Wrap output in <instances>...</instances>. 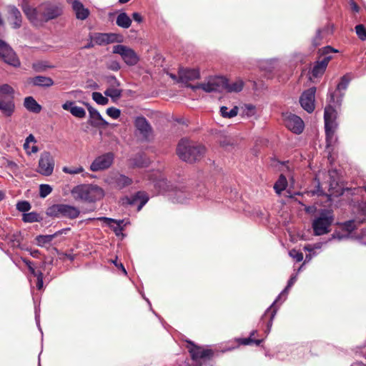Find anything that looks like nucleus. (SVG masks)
Segmentation results:
<instances>
[{"instance_id": "obj_1", "label": "nucleus", "mask_w": 366, "mask_h": 366, "mask_svg": "<svg viewBox=\"0 0 366 366\" xmlns=\"http://www.w3.org/2000/svg\"><path fill=\"white\" fill-rule=\"evenodd\" d=\"M24 11L30 19L39 17L42 21L47 22L62 15L63 5L58 2H44L36 9H25Z\"/></svg>"}, {"instance_id": "obj_2", "label": "nucleus", "mask_w": 366, "mask_h": 366, "mask_svg": "<svg viewBox=\"0 0 366 366\" xmlns=\"http://www.w3.org/2000/svg\"><path fill=\"white\" fill-rule=\"evenodd\" d=\"M204 152V146L188 139H182L177 147V154L179 157L189 163L200 160Z\"/></svg>"}, {"instance_id": "obj_3", "label": "nucleus", "mask_w": 366, "mask_h": 366, "mask_svg": "<svg viewBox=\"0 0 366 366\" xmlns=\"http://www.w3.org/2000/svg\"><path fill=\"white\" fill-rule=\"evenodd\" d=\"M71 194L76 201L89 203L100 200L104 196L102 188L92 184L76 185L72 188Z\"/></svg>"}, {"instance_id": "obj_4", "label": "nucleus", "mask_w": 366, "mask_h": 366, "mask_svg": "<svg viewBox=\"0 0 366 366\" xmlns=\"http://www.w3.org/2000/svg\"><path fill=\"white\" fill-rule=\"evenodd\" d=\"M335 220L333 211L331 209H321L319 215L312 222V229L317 236L328 234L331 231V226Z\"/></svg>"}, {"instance_id": "obj_5", "label": "nucleus", "mask_w": 366, "mask_h": 366, "mask_svg": "<svg viewBox=\"0 0 366 366\" xmlns=\"http://www.w3.org/2000/svg\"><path fill=\"white\" fill-rule=\"evenodd\" d=\"M46 213L51 217L74 219L79 216L80 210L77 207L69 204H56L49 207Z\"/></svg>"}, {"instance_id": "obj_6", "label": "nucleus", "mask_w": 366, "mask_h": 366, "mask_svg": "<svg viewBox=\"0 0 366 366\" xmlns=\"http://www.w3.org/2000/svg\"><path fill=\"white\" fill-rule=\"evenodd\" d=\"M336 112L331 107L327 106L325 109L324 120L325 129V139L327 146H330L333 140L337 124L335 123Z\"/></svg>"}, {"instance_id": "obj_7", "label": "nucleus", "mask_w": 366, "mask_h": 366, "mask_svg": "<svg viewBox=\"0 0 366 366\" xmlns=\"http://www.w3.org/2000/svg\"><path fill=\"white\" fill-rule=\"evenodd\" d=\"M187 342L191 345L188 347V351L196 366H204L202 362L209 360L213 357L214 352L211 349H202L192 341H187Z\"/></svg>"}, {"instance_id": "obj_8", "label": "nucleus", "mask_w": 366, "mask_h": 366, "mask_svg": "<svg viewBox=\"0 0 366 366\" xmlns=\"http://www.w3.org/2000/svg\"><path fill=\"white\" fill-rule=\"evenodd\" d=\"M113 53L119 54L124 62L128 66H134L139 57L134 49L123 44H117L113 46Z\"/></svg>"}, {"instance_id": "obj_9", "label": "nucleus", "mask_w": 366, "mask_h": 366, "mask_svg": "<svg viewBox=\"0 0 366 366\" xmlns=\"http://www.w3.org/2000/svg\"><path fill=\"white\" fill-rule=\"evenodd\" d=\"M0 59L15 68L21 65L20 60L14 49L1 39H0Z\"/></svg>"}, {"instance_id": "obj_10", "label": "nucleus", "mask_w": 366, "mask_h": 366, "mask_svg": "<svg viewBox=\"0 0 366 366\" xmlns=\"http://www.w3.org/2000/svg\"><path fill=\"white\" fill-rule=\"evenodd\" d=\"M224 76H214L210 78L207 83H199L196 85L189 84L188 86L195 91L197 89H202L205 92H221L222 86L225 85Z\"/></svg>"}, {"instance_id": "obj_11", "label": "nucleus", "mask_w": 366, "mask_h": 366, "mask_svg": "<svg viewBox=\"0 0 366 366\" xmlns=\"http://www.w3.org/2000/svg\"><path fill=\"white\" fill-rule=\"evenodd\" d=\"M55 161L49 152H43L39 160L37 172L44 176H50L54 171Z\"/></svg>"}, {"instance_id": "obj_12", "label": "nucleus", "mask_w": 366, "mask_h": 366, "mask_svg": "<svg viewBox=\"0 0 366 366\" xmlns=\"http://www.w3.org/2000/svg\"><path fill=\"white\" fill-rule=\"evenodd\" d=\"M134 127L141 136V140L149 142L153 138V129L144 117H137L134 121Z\"/></svg>"}, {"instance_id": "obj_13", "label": "nucleus", "mask_w": 366, "mask_h": 366, "mask_svg": "<svg viewBox=\"0 0 366 366\" xmlns=\"http://www.w3.org/2000/svg\"><path fill=\"white\" fill-rule=\"evenodd\" d=\"M114 154L113 152H107L94 159L90 165V170L99 172L109 168L113 164Z\"/></svg>"}, {"instance_id": "obj_14", "label": "nucleus", "mask_w": 366, "mask_h": 366, "mask_svg": "<svg viewBox=\"0 0 366 366\" xmlns=\"http://www.w3.org/2000/svg\"><path fill=\"white\" fill-rule=\"evenodd\" d=\"M281 299H276L274 302L266 310L261 317L260 322L262 325L265 324L266 328L264 330V332L267 334H268L271 330L273 320L280 307V305H277V303Z\"/></svg>"}, {"instance_id": "obj_15", "label": "nucleus", "mask_w": 366, "mask_h": 366, "mask_svg": "<svg viewBox=\"0 0 366 366\" xmlns=\"http://www.w3.org/2000/svg\"><path fill=\"white\" fill-rule=\"evenodd\" d=\"M83 104L86 106L89 114V119L88 123L96 128H107L109 123L103 119L100 113L94 108H93L89 103L83 102Z\"/></svg>"}, {"instance_id": "obj_16", "label": "nucleus", "mask_w": 366, "mask_h": 366, "mask_svg": "<svg viewBox=\"0 0 366 366\" xmlns=\"http://www.w3.org/2000/svg\"><path fill=\"white\" fill-rule=\"evenodd\" d=\"M315 87H311L305 91L300 98V103L302 107L308 113H312L315 109Z\"/></svg>"}, {"instance_id": "obj_17", "label": "nucleus", "mask_w": 366, "mask_h": 366, "mask_svg": "<svg viewBox=\"0 0 366 366\" xmlns=\"http://www.w3.org/2000/svg\"><path fill=\"white\" fill-rule=\"evenodd\" d=\"M285 127L295 134H301L304 129V122L302 119L293 114L287 115L284 119Z\"/></svg>"}, {"instance_id": "obj_18", "label": "nucleus", "mask_w": 366, "mask_h": 366, "mask_svg": "<svg viewBox=\"0 0 366 366\" xmlns=\"http://www.w3.org/2000/svg\"><path fill=\"white\" fill-rule=\"evenodd\" d=\"M149 200V196L145 192L139 191L131 197L122 198V204L135 205L138 202L137 211L139 212Z\"/></svg>"}, {"instance_id": "obj_19", "label": "nucleus", "mask_w": 366, "mask_h": 366, "mask_svg": "<svg viewBox=\"0 0 366 366\" xmlns=\"http://www.w3.org/2000/svg\"><path fill=\"white\" fill-rule=\"evenodd\" d=\"M14 96L0 95V110L6 117H11L14 112Z\"/></svg>"}, {"instance_id": "obj_20", "label": "nucleus", "mask_w": 366, "mask_h": 366, "mask_svg": "<svg viewBox=\"0 0 366 366\" xmlns=\"http://www.w3.org/2000/svg\"><path fill=\"white\" fill-rule=\"evenodd\" d=\"M9 21L11 22L12 28L19 29L21 26L22 16L20 11L14 6H8Z\"/></svg>"}, {"instance_id": "obj_21", "label": "nucleus", "mask_w": 366, "mask_h": 366, "mask_svg": "<svg viewBox=\"0 0 366 366\" xmlns=\"http://www.w3.org/2000/svg\"><path fill=\"white\" fill-rule=\"evenodd\" d=\"M26 83L35 86L44 88L50 87L54 84L51 78L44 76H36L34 77H29L27 79Z\"/></svg>"}, {"instance_id": "obj_22", "label": "nucleus", "mask_w": 366, "mask_h": 366, "mask_svg": "<svg viewBox=\"0 0 366 366\" xmlns=\"http://www.w3.org/2000/svg\"><path fill=\"white\" fill-rule=\"evenodd\" d=\"M179 78L180 81L186 83L199 79L200 73L197 69H182L179 71Z\"/></svg>"}, {"instance_id": "obj_23", "label": "nucleus", "mask_w": 366, "mask_h": 366, "mask_svg": "<svg viewBox=\"0 0 366 366\" xmlns=\"http://www.w3.org/2000/svg\"><path fill=\"white\" fill-rule=\"evenodd\" d=\"M62 108L70 113L75 117L83 119L86 117V112L84 108L76 106L75 102L72 101H66L62 104Z\"/></svg>"}, {"instance_id": "obj_24", "label": "nucleus", "mask_w": 366, "mask_h": 366, "mask_svg": "<svg viewBox=\"0 0 366 366\" xmlns=\"http://www.w3.org/2000/svg\"><path fill=\"white\" fill-rule=\"evenodd\" d=\"M338 50L334 49L331 46H326L320 49L318 51V59H320L326 66H327L329 62L332 60V53H337Z\"/></svg>"}, {"instance_id": "obj_25", "label": "nucleus", "mask_w": 366, "mask_h": 366, "mask_svg": "<svg viewBox=\"0 0 366 366\" xmlns=\"http://www.w3.org/2000/svg\"><path fill=\"white\" fill-rule=\"evenodd\" d=\"M72 9L75 13L76 17L80 20H85L89 15L90 12L86 9L81 2L79 0L71 2Z\"/></svg>"}, {"instance_id": "obj_26", "label": "nucleus", "mask_w": 366, "mask_h": 366, "mask_svg": "<svg viewBox=\"0 0 366 366\" xmlns=\"http://www.w3.org/2000/svg\"><path fill=\"white\" fill-rule=\"evenodd\" d=\"M70 230L69 228L63 229L59 231H57L53 234H47V235H38L36 237V243L39 246L43 247L46 244H48L51 242L55 237H58L59 235L62 234L63 233H65V232Z\"/></svg>"}, {"instance_id": "obj_27", "label": "nucleus", "mask_w": 366, "mask_h": 366, "mask_svg": "<svg viewBox=\"0 0 366 366\" xmlns=\"http://www.w3.org/2000/svg\"><path fill=\"white\" fill-rule=\"evenodd\" d=\"M224 80L226 83L225 85L222 86V90L225 89L227 92H239L244 87V81L240 79H236L231 84L229 83V80L225 77Z\"/></svg>"}, {"instance_id": "obj_28", "label": "nucleus", "mask_w": 366, "mask_h": 366, "mask_svg": "<svg viewBox=\"0 0 366 366\" xmlns=\"http://www.w3.org/2000/svg\"><path fill=\"white\" fill-rule=\"evenodd\" d=\"M130 161L133 167H145L149 164V160L143 153L137 154Z\"/></svg>"}, {"instance_id": "obj_29", "label": "nucleus", "mask_w": 366, "mask_h": 366, "mask_svg": "<svg viewBox=\"0 0 366 366\" xmlns=\"http://www.w3.org/2000/svg\"><path fill=\"white\" fill-rule=\"evenodd\" d=\"M24 106L28 111L35 114L39 113L41 110V106L32 97H27L24 99Z\"/></svg>"}, {"instance_id": "obj_30", "label": "nucleus", "mask_w": 366, "mask_h": 366, "mask_svg": "<svg viewBox=\"0 0 366 366\" xmlns=\"http://www.w3.org/2000/svg\"><path fill=\"white\" fill-rule=\"evenodd\" d=\"M327 66L320 59L315 62L314 66L311 71L312 76L314 78H318L322 76L325 73Z\"/></svg>"}, {"instance_id": "obj_31", "label": "nucleus", "mask_w": 366, "mask_h": 366, "mask_svg": "<svg viewBox=\"0 0 366 366\" xmlns=\"http://www.w3.org/2000/svg\"><path fill=\"white\" fill-rule=\"evenodd\" d=\"M326 32L324 29H317L315 35L311 39V44L314 49L320 46L323 43L324 34Z\"/></svg>"}, {"instance_id": "obj_32", "label": "nucleus", "mask_w": 366, "mask_h": 366, "mask_svg": "<svg viewBox=\"0 0 366 366\" xmlns=\"http://www.w3.org/2000/svg\"><path fill=\"white\" fill-rule=\"evenodd\" d=\"M116 24L119 27L127 29L131 26L132 20L126 13L122 12L117 16Z\"/></svg>"}, {"instance_id": "obj_33", "label": "nucleus", "mask_w": 366, "mask_h": 366, "mask_svg": "<svg viewBox=\"0 0 366 366\" xmlns=\"http://www.w3.org/2000/svg\"><path fill=\"white\" fill-rule=\"evenodd\" d=\"M361 222H357L355 219H351L340 224V227L343 231L351 233L357 229Z\"/></svg>"}, {"instance_id": "obj_34", "label": "nucleus", "mask_w": 366, "mask_h": 366, "mask_svg": "<svg viewBox=\"0 0 366 366\" xmlns=\"http://www.w3.org/2000/svg\"><path fill=\"white\" fill-rule=\"evenodd\" d=\"M32 69L36 72H44L48 69L54 68V65L49 64L46 61H39L34 62L31 66Z\"/></svg>"}, {"instance_id": "obj_35", "label": "nucleus", "mask_w": 366, "mask_h": 366, "mask_svg": "<svg viewBox=\"0 0 366 366\" xmlns=\"http://www.w3.org/2000/svg\"><path fill=\"white\" fill-rule=\"evenodd\" d=\"M132 183V179L125 175L119 174L115 179L116 187L122 189L127 186H129Z\"/></svg>"}, {"instance_id": "obj_36", "label": "nucleus", "mask_w": 366, "mask_h": 366, "mask_svg": "<svg viewBox=\"0 0 366 366\" xmlns=\"http://www.w3.org/2000/svg\"><path fill=\"white\" fill-rule=\"evenodd\" d=\"M287 186V180L284 174H280L277 181L274 184V189L277 194H280Z\"/></svg>"}, {"instance_id": "obj_37", "label": "nucleus", "mask_w": 366, "mask_h": 366, "mask_svg": "<svg viewBox=\"0 0 366 366\" xmlns=\"http://www.w3.org/2000/svg\"><path fill=\"white\" fill-rule=\"evenodd\" d=\"M97 219L105 222L110 227H112L111 225L112 223L116 224L117 226L115 227H114V231L117 234H118L119 231L120 232L122 230V228L121 227V224L123 222V220L117 221L114 219H112V218H109V217H99Z\"/></svg>"}, {"instance_id": "obj_38", "label": "nucleus", "mask_w": 366, "mask_h": 366, "mask_svg": "<svg viewBox=\"0 0 366 366\" xmlns=\"http://www.w3.org/2000/svg\"><path fill=\"white\" fill-rule=\"evenodd\" d=\"M239 111V108L235 106L229 112L228 111V108L225 106H223L220 108V113L222 117L224 118H232L237 115Z\"/></svg>"}, {"instance_id": "obj_39", "label": "nucleus", "mask_w": 366, "mask_h": 366, "mask_svg": "<svg viewBox=\"0 0 366 366\" xmlns=\"http://www.w3.org/2000/svg\"><path fill=\"white\" fill-rule=\"evenodd\" d=\"M117 86H109L105 92L104 94L111 97L112 99L116 100L122 96V90L117 89Z\"/></svg>"}, {"instance_id": "obj_40", "label": "nucleus", "mask_w": 366, "mask_h": 366, "mask_svg": "<svg viewBox=\"0 0 366 366\" xmlns=\"http://www.w3.org/2000/svg\"><path fill=\"white\" fill-rule=\"evenodd\" d=\"M22 220L24 222H40L41 218L39 217V214L37 212H31L29 213H24L22 217Z\"/></svg>"}, {"instance_id": "obj_41", "label": "nucleus", "mask_w": 366, "mask_h": 366, "mask_svg": "<svg viewBox=\"0 0 366 366\" xmlns=\"http://www.w3.org/2000/svg\"><path fill=\"white\" fill-rule=\"evenodd\" d=\"M262 342H263L262 339L255 340L253 337H252L251 336L246 337V338H239L238 340V342L242 345H248L254 344L257 346H259Z\"/></svg>"}, {"instance_id": "obj_42", "label": "nucleus", "mask_w": 366, "mask_h": 366, "mask_svg": "<svg viewBox=\"0 0 366 366\" xmlns=\"http://www.w3.org/2000/svg\"><path fill=\"white\" fill-rule=\"evenodd\" d=\"M62 171L66 174H80L84 171L83 167H64Z\"/></svg>"}, {"instance_id": "obj_43", "label": "nucleus", "mask_w": 366, "mask_h": 366, "mask_svg": "<svg viewBox=\"0 0 366 366\" xmlns=\"http://www.w3.org/2000/svg\"><path fill=\"white\" fill-rule=\"evenodd\" d=\"M92 99L98 104H100V105H106L109 102V99L107 97H103L101 93L97 92L92 93Z\"/></svg>"}, {"instance_id": "obj_44", "label": "nucleus", "mask_w": 366, "mask_h": 366, "mask_svg": "<svg viewBox=\"0 0 366 366\" xmlns=\"http://www.w3.org/2000/svg\"><path fill=\"white\" fill-rule=\"evenodd\" d=\"M350 81V79L348 77V76L347 74L344 75L343 76L341 77L340 81L338 83L337 86V89L340 92L341 90H345L348 86Z\"/></svg>"}, {"instance_id": "obj_45", "label": "nucleus", "mask_w": 366, "mask_h": 366, "mask_svg": "<svg viewBox=\"0 0 366 366\" xmlns=\"http://www.w3.org/2000/svg\"><path fill=\"white\" fill-rule=\"evenodd\" d=\"M355 31L358 38L362 40H366V28L363 24H358L355 26Z\"/></svg>"}, {"instance_id": "obj_46", "label": "nucleus", "mask_w": 366, "mask_h": 366, "mask_svg": "<svg viewBox=\"0 0 366 366\" xmlns=\"http://www.w3.org/2000/svg\"><path fill=\"white\" fill-rule=\"evenodd\" d=\"M52 192V188L49 184H41L39 187V196L45 198Z\"/></svg>"}, {"instance_id": "obj_47", "label": "nucleus", "mask_w": 366, "mask_h": 366, "mask_svg": "<svg viewBox=\"0 0 366 366\" xmlns=\"http://www.w3.org/2000/svg\"><path fill=\"white\" fill-rule=\"evenodd\" d=\"M106 33H97L93 37V40L98 45L107 44Z\"/></svg>"}, {"instance_id": "obj_48", "label": "nucleus", "mask_w": 366, "mask_h": 366, "mask_svg": "<svg viewBox=\"0 0 366 366\" xmlns=\"http://www.w3.org/2000/svg\"><path fill=\"white\" fill-rule=\"evenodd\" d=\"M121 36L114 33H106V39L107 44L114 43V42H120L122 40Z\"/></svg>"}, {"instance_id": "obj_49", "label": "nucleus", "mask_w": 366, "mask_h": 366, "mask_svg": "<svg viewBox=\"0 0 366 366\" xmlns=\"http://www.w3.org/2000/svg\"><path fill=\"white\" fill-rule=\"evenodd\" d=\"M31 204L27 201H20L16 204V209L19 212H26L30 210Z\"/></svg>"}, {"instance_id": "obj_50", "label": "nucleus", "mask_w": 366, "mask_h": 366, "mask_svg": "<svg viewBox=\"0 0 366 366\" xmlns=\"http://www.w3.org/2000/svg\"><path fill=\"white\" fill-rule=\"evenodd\" d=\"M14 89L9 84H4L0 86V95L13 96Z\"/></svg>"}, {"instance_id": "obj_51", "label": "nucleus", "mask_w": 366, "mask_h": 366, "mask_svg": "<svg viewBox=\"0 0 366 366\" xmlns=\"http://www.w3.org/2000/svg\"><path fill=\"white\" fill-rule=\"evenodd\" d=\"M107 114L113 119H117L120 117L121 112L115 107H109L107 109Z\"/></svg>"}, {"instance_id": "obj_52", "label": "nucleus", "mask_w": 366, "mask_h": 366, "mask_svg": "<svg viewBox=\"0 0 366 366\" xmlns=\"http://www.w3.org/2000/svg\"><path fill=\"white\" fill-rule=\"evenodd\" d=\"M290 255L297 262H300L303 259V253L295 249L290 251Z\"/></svg>"}, {"instance_id": "obj_53", "label": "nucleus", "mask_w": 366, "mask_h": 366, "mask_svg": "<svg viewBox=\"0 0 366 366\" xmlns=\"http://www.w3.org/2000/svg\"><path fill=\"white\" fill-rule=\"evenodd\" d=\"M107 68L109 70L117 71L120 69L121 66L117 61L113 60L107 63Z\"/></svg>"}, {"instance_id": "obj_54", "label": "nucleus", "mask_w": 366, "mask_h": 366, "mask_svg": "<svg viewBox=\"0 0 366 366\" xmlns=\"http://www.w3.org/2000/svg\"><path fill=\"white\" fill-rule=\"evenodd\" d=\"M107 81L109 84L110 86H119L120 85L119 81L113 75L107 76Z\"/></svg>"}, {"instance_id": "obj_55", "label": "nucleus", "mask_w": 366, "mask_h": 366, "mask_svg": "<svg viewBox=\"0 0 366 366\" xmlns=\"http://www.w3.org/2000/svg\"><path fill=\"white\" fill-rule=\"evenodd\" d=\"M220 146L227 148L228 146L234 145V140L232 138L225 137L219 142Z\"/></svg>"}, {"instance_id": "obj_56", "label": "nucleus", "mask_w": 366, "mask_h": 366, "mask_svg": "<svg viewBox=\"0 0 366 366\" xmlns=\"http://www.w3.org/2000/svg\"><path fill=\"white\" fill-rule=\"evenodd\" d=\"M37 277L36 287L38 290H41L43 287V274L41 271H38V274H35Z\"/></svg>"}, {"instance_id": "obj_57", "label": "nucleus", "mask_w": 366, "mask_h": 366, "mask_svg": "<svg viewBox=\"0 0 366 366\" xmlns=\"http://www.w3.org/2000/svg\"><path fill=\"white\" fill-rule=\"evenodd\" d=\"M40 302H39L38 305L36 301H34V310H35V320L37 325H39V313H40Z\"/></svg>"}, {"instance_id": "obj_58", "label": "nucleus", "mask_w": 366, "mask_h": 366, "mask_svg": "<svg viewBox=\"0 0 366 366\" xmlns=\"http://www.w3.org/2000/svg\"><path fill=\"white\" fill-rule=\"evenodd\" d=\"M295 282V277H292L290 278V280H289L288 283H287V287H285V289L278 295L277 297H281V296H284V295H286L287 294V290H289L290 287H292V285H293Z\"/></svg>"}, {"instance_id": "obj_59", "label": "nucleus", "mask_w": 366, "mask_h": 366, "mask_svg": "<svg viewBox=\"0 0 366 366\" xmlns=\"http://www.w3.org/2000/svg\"><path fill=\"white\" fill-rule=\"evenodd\" d=\"M112 263L114 264V265L119 269H121L122 271V272L124 274H127V271L123 265V264L122 262H118V259L117 257H116V259L114 260H112Z\"/></svg>"}, {"instance_id": "obj_60", "label": "nucleus", "mask_w": 366, "mask_h": 366, "mask_svg": "<svg viewBox=\"0 0 366 366\" xmlns=\"http://www.w3.org/2000/svg\"><path fill=\"white\" fill-rule=\"evenodd\" d=\"M24 262L26 263V264L28 266V268L31 274H33L35 276V274H38L39 270H36L33 266L32 262L29 260H24Z\"/></svg>"}, {"instance_id": "obj_61", "label": "nucleus", "mask_w": 366, "mask_h": 366, "mask_svg": "<svg viewBox=\"0 0 366 366\" xmlns=\"http://www.w3.org/2000/svg\"><path fill=\"white\" fill-rule=\"evenodd\" d=\"M154 185L155 187H159L160 188L162 187L163 189H164V187L167 186V180L164 179H162L157 182Z\"/></svg>"}, {"instance_id": "obj_62", "label": "nucleus", "mask_w": 366, "mask_h": 366, "mask_svg": "<svg viewBox=\"0 0 366 366\" xmlns=\"http://www.w3.org/2000/svg\"><path fill=\"white\" fill-rule=\"evenodd\" d=\"M132 18L135 21L139 23L142 21V17L139 13L134 12L132 14Z\"/></svg>"}, {"instance_id": "obj_63", "label": "nucleus", "mask_w": 366, "mask_h": 366, "mask_svg": "<svg viewBox=\"0 0 366 366\" xmlns=\"http://www.w3.org/2000/svg\"><path fill=\"white\" fill-rule=\"evenodd\" d=\"M351 9L355 12H359L360 7L355 1H352L350 4Z\"/></svg>"}, {"instance_id": "obj_64", "label": "nucleus", "mask_w": 366, "mask_h": 366, "mask_svg": "<svg viewBox=\"0 0 366 366\" xmlns=\"http://www.w3.org/2000/svg\"><path fill=\"white\" fill-rule=\"evenodd\" d=\"M26 144H29L30 142H36V139H35V137H34L33 134H29L26 140Z\"/></svg>"}]
</instances>
